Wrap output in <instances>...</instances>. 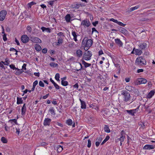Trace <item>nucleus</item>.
I'll list each match as a JSON object with an SVG mask.
<instances>
[{
    "instance_id": "nucleus-1",
    "label": "nucleus",
    "mask_w": 155,
    "mask_h": 155,
    "mask_svg": "<svg viewBox=\"0 0 155 155\" xmlns=\"http://www.w3.org/2000/svg\"><path fill=\"white\" fill-rule=\"evenodd\" d=\"M121 95L123 96V100L127 104L129 105L133 101V99L131 100L130 94L127 91L124 90L122 91Z\"/></svg>"
},
{
    "instance_id": "nucleus-2",
    "label": "nucleus",
    "mask_w": 155,
    "mask_h": 155,
    "mask_svg": "<svg viewBox=\"0 0 155 155\" xmlns=\"http://www.w3.org/2000/svg\"><path fill=\"white\" fill-rule=\"evenodd\" d=\"M92 44V41L91 39H88L87 37L84 38L82 42V45L84 47V49L87 51Z\"/></svg>"
},
{
    "instance_id": "nucleus-3",
    "label": "nucleus",
    "mask_w": 155,
    "mask_h": 155,
    "mask_svg": "<svg viewBox=\"0 0 155 155\" xmlns=\"http://www.w3.org/2000/svg\"><path fill=\"white\" fill-rule=\"evenodd\" d=\"M92 55V52L90 51H86L83 54L82 60L89 61L91 60Z\"/></svg>"
},
{
    "instance_id": "nucleus-4",
    "label": "nucleus",
    "mask_w": 155,
    "mask_h": 155,
    "mask_svg": "<svg viewBox=\"0 0 155 155\" xmlns=\"http://www.w3.org/2000/svg\"><path fill=\"white\" fill-rule=\"evenodd\" d=\"M136 63L139 65H145L146 61L142 57H138L136 59Z\"/></svg>"
},
{
    "instance_id": "nucleus-5",
    "label": "nucleus",
    "mask_w": 155,
    "mask_h": 155,
    "mask_svg": "<svg viewBox=\"0 0 155 155\" xmlns=\"http://www.w3.org/2000/svg\"><path fill=\"white\" fill-rule=\"evenodd\" d=\"M139 107L140 106H138L136 109L130 110H126V111L129 114L131 115L132 116H134V114L138 111Z\"/></svg>"
},
{
    "instance_id": "nucleus-6",
    "label": "nucleus",
    "mask_w": 155,
    "mask_h": 155,
    "mask_svg": "<svg viewBox=\"0 0 155 155\" xmlns=\"http://www.w3.org/2000/svg\"><path fill=\"white\" fill-rule=\"evenodd\" d=\"M7 14V12L5 10H2L0 12V21H2L4 20Z\"/></svg>"
},
{
    "instance_id": "nucleus-7",
    "label": "nucleus",
    "mask_w": 155,
    "mask_h": 155,
    "mask_svg": "<svg viewBox=\"0 0 155 155\" xmlns=\"http://www.w3.org/2000/svg\"><path fill=\"white\" fill-rule=\"evenodd\" d=\"M29 38L26 35H24L21 36V40L24 43H27L29 41Z\"/></svg>"
},
{
    "instance_id": "nucleus-8",
    "label": "nucleus",
    "mask_w": 155,
    "mask_h": 155,
    "mask_svg": "<svg viewBox=\"0 0 155 155\" xmlns=\"http://www.w3.org/2000/svg\"><path fill=\"white\" fill-rule=\"evenodd\" d=\"M81 25L84 26L89 27L91 25V23L89 20L86 19L82 21Z\"/></svg>"
},
{
    "instance_id": "nucleus-9",
    "label": "nucleus",
    "mask_w": 155,
    "mask_h": 155,
    "mask_svg": "<svg viewBox=\"0 0 155 155\" xmlns=\"http://www.w3.org/2000/svg\"><path fill=\"white\" fill-rule=\"evenodd\" d=\"M31 41L32 42L34 43H41V40L38 38L32 37L30 38Z\"/></svg>"
},
{
    "instance_id": "nucleus-10",
    "label": "nucleus",
    "mask_w": 155,
    "mask_h": 155,
    "mask_svg": "<svg viewBox=\"0 0 155 155\" xmlns=\"http://www.w3.org/2000/svg\"><path fill=\"white\" fill-rule=\"evenodd\" d=\"M155 147L153 145L146 144L143 147V150H151L154 148Z\"/></svg>"
},
{
    "instance_id": "nucleus-11",
    "label": "nucleus",
    "mask_w": 155,
    "mask_h": 155,
    "mask_svg": "<svg viewBox=\"0 0 155 155\" xmlns=\"http://www.w3.org/2000/svg\"><path fill=\"white\" fill-rule=\"evenodd\" d=\"M147 46V45L145 42L141 43L139 45V48L142 50H145L146 49Z\"/></svg>"
},
{
    "instance_id": "nucleus-12",
    "label": "nucleus",
    "mask_w": 155,
    "mask_h": 155,
    "mask_svg": "<svg viewBox=\"0 0 155 155\" xmlns=\"http://www.w3.org/2000/svg\"><path fill=\"white\" fill-rule=\"evenodd\" d=\"M51 121V119L49 118H45L44 120L43 124L44 126H49Z\"/></svg>"
},
{
    "instance_id": "nucleus-13",
    "label": "nucleus",
    "mask_w": 155,
    "mask_h": 155,
    "mask_svg": "<svg viewBox=\"0 0 155 155\" xmlns=\"http://www.w3.org/2000/svg\"><path fill=\"white\" fill-rule=\"evenodd\" d=\"M63 42V39L61 37L58 38V42L55 43V45L57 46L61 45Z\"/></svg>"
},
{
    "instance_id": "nucleus-14",
    "label": "nucleus",
    "mask_w": 155,
    "mask_h": 155,
    "mask_svg": "<svg viewBox=\"0 0 155 155\" xmlns=\"http://www.w3.org/2000/svg\"><path fill=\"white\" fill-rule=\"evenodd\" d=\"M76 56L78 58H81L83 55L82 51L80 49H78L76 51Z\"/></svg>"
},
{
    "instance_id": "nucleus-15",
    "label": "nucleus",
    "mask_w": 155,
    "mask_h": 155,
    "mask_svg": "<svg viewBox=\"0 0 155 155\" xmlns=\"http://www.w3.org/2000/svg\"><path fill=\"white\" fill-rule=\"evenodd\" d=\"M21 115H24L25 114V112L26 110V104H24L22 106L21 109Z\"/></svg>"
},
{
    "instance_id": "nucleus-16",
    "label": "nucleus",
    "mask_w": 155,
    "mask_h": 155,
    "mask_svg": "<svg viewBox=\"0 0 155 155\" xmlns=\"http://www.w3.org/2000/svg\"><path fill=\"white\" fill-rule=\"evenodd\" d=\"M43 32L46 31L48 33H50L51 32V29L49 28H45L44 27H42L41 28Z\"/></svg>"
},
{
    "instance_id": "nucleus-17",
    "label": "nucleus",
    "mask_w": 155,
    "mask_h": 155,
    "mask_svg": "<svg viewBox=\"0 0 155 155\" xmlns=\"http://www.w3.org/2000/svg\"><path fill=\"white\" fill-rule=\"evenodd\" d=\"M155 92L153 90L151 91L147 95V98H150L154 95Z\"/></svg>"
},
{
    "instance_id": "nucleus-18",
    "label": "nucleus",
    "mask_w": 155,
    "mask_h": 155,
    "mask_svg": "<svg viewBox=\"0 0 155 155\" xmlns=\"http://www.w3.org/2000/svg\"><path fill=\"white\" fill-rule=\"evenodd\" d=\"M79 100L81 102V108L82 109H84L86 108V103L84 101H82L81 99H79Z\"/></svg>"
},
{
    "instance_id": "nucleus-19",
    "label": "nucleus",
    "mask_w": 155,
    "mask_h": 155,
    "mask_svg": "<svg viewBox=\"0 0 155 155\" xmlns=\"http://www.w3.org/2000/svg\"><path fill=\"white\" fill-rule=\"evenodd\" d=\"M115 43L120 46H121L123 45V43L121 41L119 38H117L115 39Z\"/></svg>"
},
{
    "instance_id": "nucleus-20",
    "label": "nucleus",
    "mask_w": 155,
    "mask_h": 155,
    "mask_svg": "<svg viewBox=\"0 0 155 155\" xmlns=\"http://www.w3.org/2000/svg\"><path fill=\"white\" fill-rule=\"evenodd\" d=\"M72 35L73 36V39L74 41L76 42L78 41L77 39V37L78 35V34L75 31H72Z\"/></svg>"
},
{
    "instance_id": "nucleus-21",
    "label": "nucleus",
    "mask_w": 155,
    "mask_h": 155,
    "mask_svg": "<svg viewBox=\"0 0 155 155\" xmlns=\"http://www.w3.org/2000/svg\"><path fill=\"white\" fill-rule=\"evenodd\" d=\"M135 54L138 55H140L142 53V50L139 49H137L135 50Z\"/></svg>"
},
{
    "instance_id": "nucleus-22",
    "label": "nucleus",
    "mask_w": 155,
    "mask_h": 155,
    "mask_svg": "<svg viewBox=\"0 0 155 155\" xmlns=\"http://www.w3.org/2000/svg\"><path fill=\"white\" fill-rule=\"evenodd\" d=\"M119 30L121 32L123 33L125 35H126L127 34V31L125 29L122 27H120L119 29Z\"/></svg>"
},
{
    "instance_id": "nucleus-23",
    "label": "nucleus",
    "mask_w": 155,
    "mask_h": 155,
    "mask_svg": "<svg viewBox=\"0 0 155 155\" xmlns=\"http://www.w3.org/2000/svg\"><path fill=\"white\" fill-rule=\"evenodd\" d=\"M142 80L141 78H138L135 81V83L137 85L142 84Z\"/></svg>"
},
{
    "instance_id": "nucleus-24",
    "label": "nucleus",
    "mask_w": 155,
    "mask_h": 155,
    "mask_svg": "<svg viewBox=\"0 0 155 155\" xmlns=\"http://www.w3.org/2000/svg\"><path fill=\"white\" fill-rule=\"evenodd\" d=\"M81 62L82 64L84 65L85 68L89 67L91 65V64L87 63L84 60H82Z\"/></svg>"
},
{
    "instance_id": "nucleus-25",
    "label": "nucleus",
    "mask_w": 155,
    "mask_h": 155,
    "mask_svg": "<svg viewBox=\"0 0 155 155\" xmlns=\"http://www.w3.org/2000/svg\"><path fill=\"white\" fill-rule=\"evenodd\" d=\"M65 20L67 22L69 23V22H70L71 16H70V14H67L65 16Z\"/></svg>"
},
{
    "instance_id": "nucleus-26",
    "label": "nucleus",
    "mask_w": 155,
    "mask_h": 155,
    "mask_svg": "<svg viewBox=\"0 0 155 155\" xmlns=\"http://www.w3.org/2000/svg\"><path fill=\"white\" fill-rule=\"evenodd\" d=\"M49 111L50 112L52 115L53 116L55 115L56 114L55 112L54 108L53 107H51V108L49 109Z\"/></svg>"
},
{
    "instance_id": "nucleus-27",
    "label": "nucleus",
    "mask_w": 155,
    "mask_h": 155,
    "mask_svg": "<svg viewBox=\"0 0 155 155\" xmlns=\"http://www.w3.org/2000/svg\"><path fill=\"white\" fill-rule=\"evenodd\" d=\"M1 62L3 63L4 65H8L10 63V61L9 60V59L7 58H6L5 59V61L4 62L3 61H2Z\"/></svg>"
},
{
    "instance_id": "nucleus-28",
    "label": "nucleus",
    "mask_w": 155,
    "mask_h": 155,
    "mask_svg": "<svg viewBox=\"0 0 155 155\" xmlns=\"http://www.w3.org/2000/svg\"><path fill=\"white\" fill-rule=\"evenodd\" d=\"M125 89L127 91H131L134 90V88L131 86L128 85L126 86Z\"/></svg>"
},
{
    "instance_id": "nucleus-29",
    "label": "nucleus",
    "mask_w": 155,
    "mask_h": 155,
    "mask_svg": "<svg viewBox=\"0 0 155 155\" xmlns=\"http://www.w3.org/2000/svg\"><path fill=\"white\" fill-rule=\"evenodd\" d=\"M23 101L21 98L17 97V104H18L23 103Z\"/></svg>"
},
{
    "instance_id": "nucleus-30",
    "label": "nucleus",
    "mask_w": 155,
    "mask_h": 155,
    "mask_svg": "<svg viewBox=\"0 0 155 155\" xmlns=\"http://www.w3.org/2000/svg\"><path fill=\"white\" fill-rule=\"evenodd\" d=\"M140 7V5H136L135 7H131L130 8L129 11L130 12H131L139 8Z\"/></svg>"
},
{
    "instance_id": "nucleus-31",
    "label": "nucleus",
    "mask_w": 155,
    "mask_h": 155,
    "mask_svg": "<svg viewBox=\"0 0 155 155\" xmlns=\"http://www.w3.org/2000/svg\"><path fill=\"white\" fill-rule=\"evenodd\" d=\"M35 48L37 51H40L41 49V48L40 46L38 44H36L35 46Z\"/></svg>"
},
{
    "instance_id": "nucleus-32",
    "label": "nucleus",
    "mask_w": 155,
    "mask_h": 155,
    "mask_svg": "<svg viewBox=\"0 0 155 155\" xmlns=\"http://www.w3.org/2000/svg\"><path fill=\"white\" fill-rule=\"evenodd\" d=\"M61 84L63 86H66L68 85V83L67 81L62 80L61 81Z\"/></svg>"
},
{
    "instance_id": "nucleus-33",
    "label": "nucleus",
    "mask_w": 155,
    "mask_h": 155,
    "mask_svg": "<svg viewBox=\"0 0 155 155\" xmlns=\"http://www.w3.org/2000/svg\"><path fill=\"white\" fill-rule=\"evenodd\" d=\"M110 138V137L107 135V136L106 137L105 139L102 142V143H101V145H103L104 143H105L106 142H107Z\"/></svg>"
},
{
    "instance_id": "nucleus-34",
    "label": "nucleus",
    "mask_w": 155,
    "mask_h": 155,
    "mask_svg": "<svg viewBox=\"0 0 155 155\" xmlns=\"http://www.w3.org/2000/svg\"><path fill=\"white\" fill-rule=\"evenodd\" d=\"M66 123L68 126H71L73 124V122L71 119H69L67 120Z\"/></svg>"
},
{
    "instance_id": "nucleus-35",
    "label": "nucleus",
    "mask_w": 155,
    "mask_h": 155,
    "mask_svg": "<svg viewBox=\"0 0 155 155\" xmlns=\"http://www.w3.org/2000/svg\"><path fill=\"white\" fill-rule=\"evenodd\" d=\"M104 131L107 133H109L110 132V130L109 129L108 126L106 125L104 127Z\"/></svg>"
},
{
    "instance_id": "nucleus-36",
    "label": "nucleus",
    "mask_w": 155,
    "mask_h": 155,
    "mask_svg": "<svg viewBox=\"0 0 155 155\" xmlns=\"http://www.w3.org/2000/svg\"><path fill=\"white\" fill-rule=\"evenodd\" d=\"M50 65L52 67L55 68L57 67L58 65L54 62H51L50 63Z\"/></svg>"
},
{
    "instance_id": "nucleus-37",
    "label": "nucleus",
    "mask_w": 155,
    "mask_h": 155,
    "mask_svg": "<svg viewBox=\"0 0 155 155\" xmlns=\"http://www.w3.org/2000/svg\"><path fill=\"white\" fill-rule=\"evenodd\" d=\"M138 124L143 129L145 127L144 123L142 122H139Z\"/></svg>"
},
{
    "instance_id": "nucleus-38",
    "label": "nucleus",
    "mask_w": 155,
    "mask_h": 155,
    "mask_svg": "<svg viewBox=\"0 0 155 155\" xmlns=\"http://www.w3.org/2000/svg\"><path fill=\"white\" fill-rule=\"evenodd\" d=\"M57 148V150L58 152H61L62 150L63 149L62 146L61 145H58Z\"/></svg>"
},
{
    "instance_id": "nucleus-39",
    "label": "nucleus",
    "mask_w": 155,
    "mask_h": 155,
    "mask_svg": "<svg viewBox=\"0 0 155 155\" xmlns=\"http://www.w3.org/2000/svg\"><path fill=\"white\" fill-rule=\"evenodd\" d=\"M60 74L59 73H57L55 76V79L58 81H59Z\"/></svg>"
},
{
    "instance_id": "nucleus-40",
    "label": "nucleus",
    "mask_w": 155,
    "mask_h": 155,
    "mask_svg": "<svg viewBox=\"0 0 155 155\" xmlns=\"http://www.w3.org/2000/svg\"><path fill=\"white\" fill-rule=\"evenodd\" d=\"M8 122H11L12 124L13 122H14L15 124H18L17 120L15 119H10L9 120Z\"/></svg>"
},
{
    "instance_id": "nucleus-41",
    "label": "nucleus",
    "mask_w": 155,
    "mask_h": 155,
    "mask_svg": "<svg viewBox=\"0 0 155 155\" xmlns=\"http://www.w3.org/2000/svg\"><path fill=\"white\" fill-rule=\"evenodd\" d=\"M1 140L2 142L4 143H6L7 142V139L4 137H2Z\"/></svg>"
},
{
    "instance_id": "nucleus-42",
    "label": "nucleus",
    "mask_w": 155,
    "mask_h": 155,
    "mask_svg": "<svg viewBox=\"0 0 155 155\" xmlns=\"http://www.w3.org/2000/svg\"><path fill=\"white\" fill-rule=\"evenodd\" d=\"M125 138V135H122L119 138L120 139V141L121 142H123L124 141V139Z\"/></svg>"
},
{
    "instance_id": "nucleus-43",
    "label": "nucleus",
    "mask_w": 155,
    "mask_h": 155,
    "mask_svg": "<svg viewBox=\"0 0 155 155\" xmlns=\"http://www.w3.org/2000/svg\"><path fill=\"white\" fill-rule=\"evenodd\" d=\"M88 142V143L87 145V147L88 148H90L91 147V141L90 139H89L87 141Z\"/></svg>"
},
{
    "instance_id": "nucleus-44",
    "label": "nucleus",
    "mask_w": 155,
    "mask_h": 155,
    "mask_svg": "<svg viewBox=\"0 0 155 155\" xmlns=\"http://www.w3.org/2000/svg\"><path fill=\"white\" fill-rule=\"evenodd\" d=\"M35 4H36L35 3L33 2H32L29 3H28V5L29 7H31V6Z\"/></svg>"
},
{
    "instance_id": "nucleus-45",
    "label": "nucleus",
    "mask_w": 155,
    "mask_h": 155,
    "mask_svg": "<svg viewBox=\"0 0 155 155\" xmlns=\"http://www.w3.org/2000/svg\"><path fill=\"white\" fill-rule=\"evenodd\" d=\"M9 67L11 68L13 70H16L17 69V68H16L15 65L13 64H12L9 65Z\"/></svg>"
},
{
    "instance_id": "nucleus-46",
    "label": "nucleus",
    "mask_w": 155,
    "mask_h": 155,
    "mask_svg": "<svg viewBox=\"0 0 155 155\" xmlns=\"http://www.w3.org/2000/svg\"><path fill=\"white\" fill-rule=\"evenodd\" d=\"M54 2V0L50 1L49 2H48V3L51 5V6H52L53 5V4Z\"/></svg>"
},
{
    "instance_id": "nucleus-47",
    "label": "nucleus",
    "mask_w": 155,
    "mask_h": 155,
    "mask_svg": "<svg viewBox=\"0 0 155 155\" xmlns=\"http://www.w3.org/2000/svg\"><path fill=\"white\" fill-rule=\"evenodd\" d=\"M55 88L57 90H58L60 89L59 86L56 83H54L53 84Z\"/></svg>"
},
{
    "instance_id": "nucleus-48",
    "label": "nucleus",
    "mask_w": 155,
    "mask_h": 155,
    "mask_svg": "<svg viewBox=\"0 0 155 155\" xmlns=\"http://www.w3.org/2000/svg\"><path fill=\"white\" fill-rule=\"evenodd\" d=\"M39 85L41 87H44V83L41 81H40L39 82Z\"/></svg>"
},
{
    "instance_id": "nucleus-49",
    "label": "nucleus",
    "mask_w": 155,
    "mask_h": 155,
    "mask_svg": "<svg viewBox=\"0 0 155 155\" xmlns=\"http://www.w3.org/2000/svg\"><path fill=\"white\" fill-rule=\"evenodd\" d=\"M109 20L110 21H112L115 23H117V24L118 22L117 20L113 18L110 19Z\"/></svg>"
},
{
    "instance_id": "nucleus-50",
    "label": "nucleus",
    "mask_w": 155,
    "mask_h": 155,
    "mask_svg": "<svg viewBox=\"0 0 155 155\" xmlns=\"http://www.w3.org/2000/svg\"><path fill=\"white\" fill-rule=\"evenodd\" d=\"M141 79H142V84H145L147 82V80L144 78H141Z\"/></svg>"
},
{
    "instance_id": "nucleus-51",
    "label": "nucleus",
    "mask_w": 155,
    "mask_h": 155,
    "mask_svg": "<svg viewBox=\"0 0 155 155\" xmlns=\"http://www.w3.org/2000/svg\"><path fill=\"white\" fill-rule=\"evenodd\" d=\"M16 70H17V71L15 73V74L17 75H20V70L19 69L17 68V69H16Z\"/></svg>"
},
{
    "instance_id": "nucleus-52",
    "label": "nucleus",
    "mask_w": 155,
    "mask_h": 155,
    "mask_svg": "<svg viewBox=\"0 0 155 155\" xmlns=\"http://www.w3.org/2000/svg\"><path fill=\"white\" fill-rule=\"evenodd\" d=\"M102 137L101 136H100L99 137H98L97 138V141L98 142H101L102 140Z\"/></svg>"
},
{
    "instance_id": "nucleus-53",
    "label": "nucleus",
    "mask_w": 155,
    "mask_h": 155,
    "mask_svg": "<svg viewBox=\"0 0 155 155\" xmlns=\"http://www.w3.org/2000/svg\"><path fill=\"white\" fill-rule=\"evenodd\" d=\"M117 24L118 25H120L121 26H123V27L124 26L126 25L125 24H124L122 23V22H120V21H118V22Z\"/></svg>"
},
{
    "instance_id": "nucleus-54",
    "label": "nucleus",
    "mask_w": 155,
    "mask_h": 155,
    "mask_svg": "<svg viewBox=\"0 0 155 155\" xmlns=\"http://www.w3.org/2000/svg\"><path fill=\"white\" fill-rule=\"evenodd\" d=\"M125 48L129 51H131L132 50V48L129 45L126 46Z\"/></svg>"
},
{
    "instance_id": "nucleus-55",
    "label": "nucleus",
    "mask_w": 155,
    "mask_h": 155,
    "mask_svg": "<svg viewBox=\"0 0 155 155\" xmlns=\"http://www.w3.org/2000/svg\"><path fill=\"white\" fill-rule=\"evenodd\" d=\"M27 30L30 32H31V27L29 26H28L27 27Z\"/></svg>"
},
{
    "instance_id": "nucleus-56",
    "label": "nucleus",
    "mask_w": 155,
    "mask_h": 155,
    "mask_svg": "<svg viewBox=\"0 0 155 155\" xmlns=\"http://www.w3.org/2000/svg\"><path fill=\"white\" fill-rule=\"evenodd\" d=\"M57 35L59 36H64V33L61 32H59L57 34Z\"/></svg>"
},
{
    "instance_id": "nucleus-57",
    "label": "nucleus",
    "mask_w": 155,
    "mask_h": 155,
    "mask_svg": "<svg viewBox=\"0 0 155 155\" xmlns=\"http://www.w3.org/2000/svg\"><path fill=\"white\" fill-rule=\"evenodd\" d=\"M98 21H96L94 22H93L92 23L93 25L95 27L98 24Z\"/></svg>"
},
{
    "instance_id": "nucleus-58",
    "label": "nucleus",
    "mask_w": 155,
    "mask_h": 155,
    "mask_svg": "<svg viewBox=\"0 0 155 155\" xmlns=\"http://www.w3.org/2000/svg\"><path fill=\"white\" fill-rule=\"evenodd\" d=\"M103 54H104V53L102 50H101L98 51V54L99 56Z\"/></svg>"
},
{
    "instance_id": "nucleus-59",
    "label": "nucleus",
    "mask_w": 155,
    "mask_h": 155,
    "mask_svg": "<svg viewBox=\"0 0 155 155\" xmlns=\"http://www.w3.org/2000/svg\"><path fill=\"white\" fill-rule=\"evenodd\" d=\"M3 40L4 41H6L7 40V38L6 37V35L4 34L3 36Z\"/></svg>"
},
{
    "instance_id": "nucleus-60",
    "label": "nucleus",
    "mask_w": 155,
    "mask_h": 155,
    "mask_svg": "<svg viewBox=\"0 0 155 155\" xmlns=\"http://www.w3.org/2000/svg\"><path fill=\"white\" fill-rule=\"evenodd\" d=\"M42 52L44 54L46 53L47 52V49L46 48L43 49L42 50Z\"/></svg>"
},
{
    "instance_id": "nucleus-61",
    "label": "nucleus",
    "mask_w": 155,
    "mask_h": 155,
    "mask_svg": "<svg viewBox=\"0 0 155 155\" xmlns=\"http://www.w3.org/2000/svg\"><path fill=\"white\" fill-rule=\"evenodd\" d=\"M26 64H24L22 66V69L26 70Z\"/></svg>"
},
{
    "instance_id": "nucleus-62",
    "label": "nucleus",
    "mask_w": 155,
    "mask_h": 155,
    "mask_svg": "<svg viewBox=\"0 0 155 155\" xmlns=\"http://www.w3.org/2000/svg\"><path fill=\"white\" fill-rule=\"evenodd\" d=\"M3 64H4L2 63L1 62H0V67H1L2 68H4V69H5V68Z\"/></svg>"
},
{
    "instance_id": "nucleus-63",
    "label": "nucleus",
    "mask_w": 155,
    "mask_h": 155,
    "mask_svg": "<svg viewBox=\"0 0 155 155\" xmlns=\"http://www.w3.org/2000/svg\"><path fill=\"white\" fill-rule=\"evenodd\" d=\"M73 87L74 88H77V89L78 87V83H76L73 85Z\"/></svg>"
},
{
    "instance_id": "nucleus-64",
    "label": "nucleus",
    "mask_w": 155,
    "mask_h": 155,
    "mask_svg": "<svg viewBox=\"0 0 155 155\" xmlns=\"http://www.w3.org/2000/svg\"><path fill=\"white\" fill-rule=\"evenodd\" d=\"M38 84V81L36 80L34 82L33 84V86H36Z\"/></svg>"
}]
</instances>
